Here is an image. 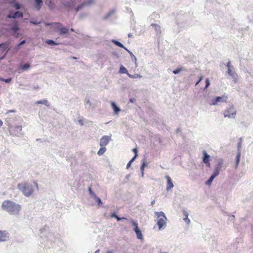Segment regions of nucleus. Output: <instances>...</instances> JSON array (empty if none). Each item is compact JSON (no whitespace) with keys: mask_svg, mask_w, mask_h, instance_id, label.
Returning <instances> with one entry per match:
<instances>
[{"mask_svg":"<svg viewBox=\"0 0 253 253\" xmlns=\"http://www.w3.org/2000/svg\"><path fill=\"white\" fill-rule=\"evenodd\" d=\"M1 207L3 210L6 211L11 214H18L21 210L20 205L9 200L3 201Z\"/></svg>","mask_w":253,"mask_h":253,"instance_id":"f257e3e1","label":"nucleus"},{"mask_svg":"<svg viewBox=\"0 0 253 253\" xmlns=\"http://www.w3.org/2000/svg\"><path fill=\"white\" fill-rule=\"evenodd\" d=\"M18 187L26 196H30L34 191L32 184L28 182H24L19 183L18 185Z\"/></svg>","mask_w":253,"mask_h":253,"instance_id":"f03ea898","label":"nucleus"},{"mask_svg":"<svg viewBox=\"0 0 253 253\" xmlns=\"http://www.w3.org/2000/svg\"><path fill=\"white\" fill-rule=\"evenodd\" d=\"M237 110L233 106H231L223 112L225 118H234L236 115Z\"/></svg>","mask_w":253,"mask_h":253,"instance_id":"7ed1b4c3","label":"nucleus"},{"mask_svg":"<svg viewBox=\"0 0 253 253\" xmlns=\"http://www.w3.org/2000/svg\"><path fill=\"white\" fill-rule=\"evenodd\" d=\"M227 99L228 97L226 95H223L222 96H218L214 99H212L210 104V105H215L219 102H227Z\"/></svg>","mask_w":253,"mask_h":253,"instance_id":"20e7f679","label":"nucleus"},{"mask_svg":"<svg viewBox=\"0 0 253 253\" xmlns=\"http://www.w3.org/2000/svg\"><path fill=\"white\" fill-rule=\"evenodd\" d=\"M111 135L110 136H107V135H104L103 136L101 139H100V145L101 147H102V146H106L108 143L109 142L111 141Z\"/></svg>","mask_w":253,"mask_h":253,"instance_id":"39448f33","label":"nucleus"},{"mask_svg":"<svg viewBox=\"0 0 253 253\" xmlns=\"http://www.w3.org/2000/svg\"><path fill=\"white\" fill-rule=\"evenodd\" d=\"M133 226L134 227V231L136 234L137 238L138 239L143 240V235L142 234L141 230L138 227L137 222H133Z\"/></svg>","mask_w":253,"mask_h":253,"instance_id":"423d86ee","label":"nucleus"},{"mask_svg":"<svg viewBox=\"0 0 253 253\" xmlns=\"http://www.w3.org/2000/svg\"><path fill=\"white\" fill-rule=\"evenodd\" d=\"M203 153L204 155L203 161L208 167L210 168L211 167V164L210 163V156L205 151H204Z\"/></svg>","mask_w":253,"mask_h":253,"instance_id":"0eeeda50","label":"nucleus"},{"mask_svg":"<svg viewBox=\"0 0 253 253\" xmlns=\"http://www.w3.org/2000/svg\"><path fill=\"white\" fill-rule=\"evenodd\" d=\"M23 16V14L22 12H20L19 11H16L14 13L11 12L8 15L7 17L9 18H21Z\"/></svg>","mask_w":253,"mask_h":253,"instance_id":"6e6552de","label":"nucleus"},{"mask_svg":"<svg viewBox=\"0 0 253 253\" xmlns=\"http://www.w3.org/2000/svg\"><path fill=\"white\" fill-rule=\"evenodd\" d=\"M156 215L157 217V221H165L167 220L166 216L162 211L156 212Z\"/></svg>","mask_w":253,"mask_h":253,"instance_id":"1a4fd4ad","label":"nucleus"},{"mask_svg":"<svg viewBox=\"0 0 253 253\" xmlns=\"http://www.w3.org/2000/svg\"><path fill=\"white\" fill-rule=\"evenodd\" d=\"M166 178L167 179V190L168 191L171 188H172L174 186L172 180L170 178V177L169 175L166 176Z\"/></svg>","mask_w":253,"mask_h":253,"instance_id":"9d476101","label":"nucleus"},{"mask_svg":"<svg viewBox=\"0 0 253 253\" xmlns=\"http://www.w3.org/2000/svg\"><path fill=\"white\" fill-rule=\"evenodd\" d=\"M57 24L58 25V29L60 34H65L68 33L69 31L68 28L62 27L61 24L60 23H57Z\"/></svg>","mask_w":253,"mask_h":253,"instance_id":"9b49d317","label":"nucleus"},{"mask_svg":"<svg viewBox=\"0 0 253 253\" xmlns=\"http://www.w3.org/2000/svg\"><path fill=\"white\" fill-rule=\"evenodd\" d=\"M8 238V234L6 232V231H0V242L5 241Z\"/></svg>","mask_w":253,"mask_h":253,"instance_id":"f8f14e48","label":"nucleus"},{"mask_svg":"<svg viewBox=\"0 0 253 253\" xmlns=\"http://www.w3.org/2000/svg\"><path fill=\"white\" fill-rule=\"evenodd\" d=\"M221 169V164H218V165L215 168V169L214 171L213 172L212 175H213L215 177L216 176H217L219 173Z\"/></svg>","mask_w":253,"mask_h":253,"instance_id":"ddd939ff","label":"nucleus"},{"mask_svg":"<svg viewBox=\"0 0 253 253\" xmlns=\"http://www.w3.org/2000/svg\"><path fill=\"white\" fill-rule=\"evenodd\" d=\"M111 103L112 107L114 110V113L116 114H118L119 113V112L120 111V109L116 105V103L112 101Z\"/></svg>","mask_w":253,"mask_h":253,"instance_id":"4468645a","label":"nucleus"},{"mask_svg":"<svg viewBox=\"0 0 253 253\" xmlns=\"http://www.w3.org/2000/svg\"><path fill=\"white\" fill-rule=\"evenodd\" d=\"M94 1V0H88L87 1L84 2L82 3L81 5L80 6H78L77 8V11L79 10L83 6L86 5H89L92 3H93Z\"/></svg>","mask_w":253,"mask_h":253,"instance_id":"2eb2a0df","label":"nucleus"},{"mask_svg":"<svg viewBox=\"0 0 253 253\" xmlns=\"http://www.w3.org/2000/svg\"><path fill=\"white\" fill-rule=\"evenodd\" d=\"M240 157H241V152H240V150H239V151L237 154L236 157V168H237L239 164L240 161Z\"/></svg>","mask_w":253,"mask_h":253,"instance_id":"dca6fc26","label":"nucleus"},{"mask_svg":"<svg viewBox=\"0 0 253 253\" xmlns=\"http://www.w3.org/2000/svg\"><path fill=\"white\" fill-rule=\"evenodd\" d=\"M127 52H128L131 56V60H132V61L133 62H134V66L135 67H137V63H136V61H137V59H136V58L135 57V56H134L133 55V54L132 53V52H131L130 51H129L128 49H127Z\"/></svg>","mask_w":253,"mask_h":253,"instance_id":"f3484780","label":"nucleus"},{"mask_svg":"<svg viewBox=\"0 0 253 253\" xmlns=\"http://www.w3.org/2000/svg\"><path fill=\"white\" fill-rule=\"evenodd\" d=\"M133 151L134 153V156L133 158L129 161L128 163H127V168L130 165L131 163L133 161L134 159L137 156V150L136 148H134L133 149Z\"/></svg>","mask_w":253,"mask_h":253,"instance_id":"a211bd4d","label":"nucleus"},{"mask_svg":"<svg viewBox=\"0 0 253 253\" xmlns=\"http://www.w3.org/2000/svg\"><path fill=\"white\" fill-rule=\"evenodd\" d=\"M36 3V7L38 10H39L42 5V0H35Z\"/></svg>","mask_w":253,"mask_h":253,"instance_id":"6ab92c4d","label":"nucleus"},{"mask_svg":"<svg viewBox=\"0 0 253 253\" xmlns=\"http://www.w3.org/2000/svg\"><path fill=\"white\" fill-rule=\"evenodd\" d=\"M106 149L105 147V146L101 147V148L98 151L97 154L98 155H100V156L104 154V153L106 151Z\"/></svg>","mask_w":253,"mask_h":253,"instance_id":"aec40b11","label":"nucleus"},{"mask_svg":"<svg viewBox=\"0 0 253 253\" xmlns=\"http://www.w3.org/2000/svg\"><path fill=\"white\" fill-rule=\"evenodd\" d=\"M182 213H183V216H184L183 220L186 221H190V220L188 218V213L186 211H182Z\"/></svg>","mask_w":253,"mask_h":253,"instance_id":"412c9836","label":"nucleus"},{"mask_svg":"<svg viewBox=\"0 0 253 253\" xmlns=\"http://www.w3.org/2000/svg\"><path fill=\"white\" fill-rule=\"evenodd\" d=\"M215 177V176H214L212 174L211 176L209 178V179L208 181H207L206 184H207L208 185H211L212 181H213V180L214 179V178Z\"/></svg>","mask_w":253,"mask_h":253,"instance_id":"4be33fe9","label":"nucleus"},{"mask_svg":"<svg viewBox=\"0 0 253 253\" xmlns=\"http://www.w3.org/2000/svg\"><path fill=\"white\" fill-rule=\"evenodd\" d=\"M45 3L51 8H53V7H54V3L52 2L51 0H46Z\"/></svg>","mask_w":253,"mask_h":253,"instance_id":"5701e85b","label":"nucleus"},{"mask_svg":"<svg viewBox=\"0 0 253 253\" xmlns=\"http://www.w3.org/2000/svg\"><path fill=\"white\" fill-rule=\"evenodd\" d=\"M112 42L115 44H116L117 45L119 46V47H123L126 50V47H125L124 46V45L120 42H118V41H116L115 40H113Z\"/></svg>","mask_w":253,"mask_h":253,"instance_id":"b1692460","label":"nucleus"},{"mask_svg":"<svg viewBox=\"0 0 253 253\" xmlns=\"http://www.w3.org/2000/svg\"><path fill=\"white\" fill-rule=\"evenodd\" d=\"M18 30V26L17 22H15L14 25L12 27L11 30H12L14 32H16Z\"/></svg>","mask_w":253,"mask_h":253,"instance_id":"393cba45","label":"nucleus"},{"mask_svg":"<svg viewBox=\"0 0 253 253\" xmlns=\"http://www.w3.org/2000/svg\"><path fill=\"white\" fill-rule=\"evenodd\" d=\"M45 42L48 44H52V45H57L58 43L55 42L53 41L48 40L45 41Z\"/></svg>","mask_w":253,"mask_h":253,"instance_id":"a878e982","label":"nucleus"},{"mask_svg":"<svg viewBox=\"0 0 253 253\" xmlns=\"http://www.w3.org/2000/svg\"><path fill=\"white\" fill-rule=\"evenodd\" d=\"M166 223V222H157V225L159 227V230L161 229L163 226H165Z\"/></svg>","mask_w":253,"mask_h":253,"instance_id":"bb28decb","label":"nucleus"},{"mask_svg":"<svg viewBox=\"0 0 253 253\" xmlns=\"http://www.w3.org/2000/svg\"><path fill=\"white\" fill-rule=\"evenodd\" d=\"M47 103V100H45V99H44L43 100L38 101L36 102V104H43L46 105Z\"/></svg>","mask_w":253,"mask_h":253,"instance_id":"cd10ccee","label":"nucleus"},{"mask_svg":"<svg viewBox=\"0 0 253 253\" xmlns=\"http://www.w3.org/2000/svg\"><path fill=\"white\" fill-rule=\"evenodd\" d=\"M151 26L153 27L156 31L160 30V26L156 24H152Z\"/></svg>","mask_w":253,"mask_h":253,"instance_id":"c85d7f7f","label":"nucleus"},{"mask_svg":"<svg viewBox=\"0 0 253 253\" xmlns=\"http://www.w3.org/2000/svg\"><path fill=\"white\" fill-rule=\"evenodd\" d=\"M22 127L21 126H17L14 127V130L20 131L22 130Z\"/></svg>","mask_w":253,"mask_h":253,"instance_id":"c756f323","label":"nucleus"},{"mask_svg":"<svg viewBox=\"0 0 253 253\" xmlns=\"http://www.w3.org/2000/svg\"><path fill=\"white\" fill-rule=\"evenodd\" d=\"M30 68V65L29 64H25L22 66V68L24 70H26Z\"/></svg>","mask_w":253,"mask_h":253,"instance_id":"7c9ffc66","label":"nucleus"},{"mask_svg":"<svg viewBox=\"0 0 253 253\" xmlns=\"http://www.w3.org/2000/svg\"><path fill=\"white\" fill-rule=\"evenodd\" d=\"M120 73H126V69L124 67H121L120 69Z\"/></svg>","mask_w":253,"mask_h":253,"instance_id":"2f4dec72","label":"nucleus"},{"mask_svg":"<svg viewBox=\"0 0 253 253\" xmlns=\"http://www.w3.org/2000/svg\"><path fill=\"white\" fill-rule=\"evenodd\" d=\"M127 75L129 76L130 77L134 78H137L141 77V76L139 74H135L134 75H131L127 73Z\"/></svg>","mask_w":253,"mask_h":253,"instance_id":"473e14b6","label":"nucleus"},{"mask_svg":"<svg viewBox=\"0 0 253 253\" xmlns=\"http://www.w3.org/2000/svg\"><path fill=\"white\" fill-rule=\"evenodd\" d=\"M111 217H115L118 220H120L121 219V218H119L118 216H117L115 213H111L110 215Z\"/></svg>","mask_w":253,"mask_h":253,"instance_id":"72a5a7b5","label":"nucleus"},{"mask_svg":"<svg viewBox=\"0 0 253 253\" xmlns=\"http://www.w3.org/2000/svg\"><path fill=\"white\" fill-rule=\"evenodd\" d=\"M96 202L98 203V205H100L102 204V202L100 200V199L97 197L95 198Z\"/></svg>","mask_w":253,"mask_h":253,"instance_id":"f704fd0d","label":"nucleus"},{"mask_svg":"<svg viewBox=\"0 0 253 253\" xmlns=\"http://www.w3.org/2000/svg\"><path fill=\"white\" fill-rule=\"evenodd\" d=\"M64 6H65L66 7H70L74 5V3H70L69 2H67V3H65L64 4Z\"/></svg>","mask_w":253,"mask_h":253,"instance_id":"c9c22d12","label":"nucleus"},{"mask_svg":"<svg viewBox=\"0 0 253 253\" xmlns=\"http://www.w3.org/2000/svg\"><path fill=\"white\" fill-rule=\"evenodd\" d=\"M182 70V68H179V69L174 70L173 71V73L174 74H177L179 73Z\"/></svg>","mask_w":253,"mask_h":253,"instance_id":"e433bc0d","label":"nucleus"},{"mask_svg":"<svg viewBox=\"0 0 253 253\" xmlns=\"http://www.w3.org/2000/svg\"><path fill=\"white\" fill-rule=\"evenodd\" d=\"M14 7L17 10L19 9L20 8V4L17 3L14 4Z\"/></svg>","mask_w":253,"mask_h":253,"instance_id":"4c0bfd02","label":"nucleus"},{"mask_svg":"<svg viewBox=\"0 0 253 253\" xmlns=\"http://www.w3.org/2000/svg\"><path fill=\"white\" fill-rule=\"evenodd\" d=\"M210 85V82L208 79H207L206 80V86L205 88H207Z\"/></svg>","mask_w":253,"mask_h":253,"instance_id":"58836bf2","label":"nucleus"},{"mask_svg":"<svg viewBox=\"0 0 253 253\" xmlns=\"http://www.w3.org/2000/svg\"><path fill=\"white\" fill-rule=\"evenodd\" d=\"M30 23L34 24V25H38L41 23V22H36L34 21H31Z\"/></svg>","mask_w":253,"mask_h":253,"instance_id":"ea45409f","label":"nucleus"},{"mask_svg":"<svg viewBox=\"0 0 253 253\" xmlns=\"http://www.w3.org/2000/svg\"><path fill=\"white\" fill-rule=\"evenodd\" d=\"M228 73L229 75H230V76H233V73H232V70L230 69V68L228 69Z\"/></svg>","mask_w":253,"mask_h":253,"instance_id":"a19ab883","label":"nucleus"},{"mask_svg":"<svg viewBox=\"0 0 253 253\" xmlns=\"http://www.w3.org/2000/svg\"><path fill=\"white\" fill-rule=\"evenodd\" d=\"M89 194L91 196L94 197V198L96 197L95 194L93 191L90 192Z\"/></svg>","mask_w":253,"mask_h":253,"instance_id":"79ce46f5","label":"nucleus"},{"mask_svg":"<svg viewBox=\"0 0 253 253\" xmlns=\"http://www.w3.org/2000/svg\"><path fill=\"white\" fill-rule=\"evenodd\" d=\"M89 194L91 196L94 197V198L96 197L95 194L93 191L90 192Z\"/></svg>","mask_w":253,"mask_h":253,"instance_id":"37998d69","label":"nucleus"},{"mask_svg":"<svg viewBox=\"0 0 253 253\" xmlns=\"http://www.w3.org/2000/svg\"><path fill=\"white\" fill-rule=\"evenodd\" d=\"M146 166V164H145V162H144L142 166H141V170H144V167Z\"/></svg>","mask_w":253,"mask_h":253,"instance_id":"c03bdc74","label":"nucleus"},{"mask_svg":"<svg viewBox=\"0 0 253 253\" xmlns=\"http://www.w3.org/2000/svg\"><path fill=\"white\" fill-rule=\"evenodd\" d=\"M11 78H8V79L4 80V81L7 83H10L11 82Z\"/></svg>","mask_w":253,"mask_h":253,"instance_id":"a18cd8bd","label":"nucleus"},{"mask_svg":"<svg viewBox=\"0 0 253 253\" xmlns=\"http://www.w3.org/2000/svg\"><path fill=\"white\" fill-rule=\"evenodd\" d=\"M202 79H203V77H202V76H201V77L200 78V79H199V80H198V81L196 83V85H197V84H199V83H200V82L202 80Z\"/></svg>","mask_w":253,"mask_h":253,"instance_id":"49530a36","label":"nucleus"},{"mask_svg":"<svg viewBox=\"0 0 253 253\" xmlns=\"http://www.w3.org/2000/svg\"><path fill=\"white\" fill-rule=\"evenodd\" d=\"M202 79H203V77H202V76H201V77L200 78V79H199V80H198V81L196 83V85H197V84H199V83H200V82L202 80Z\"/></svg>","mask_w":253,"mask_h":253,"instance_id":"de8ad7c7","label":"nucleus"},{"mask_svg":"<svg viewBox=\"0 0 253 253\" xmlns=\"http://www.w3.org/2000/svg\"><path fill=\"white\" fill-rule=\"evenodd\" d=\"M129 101L130 102L133 103L135 101V99L134 98H130Z\"/></svg>","mask_w":253,"mask_h":253,"instance_id":"09e8293b","label":"nucleus"},{"mask_svg":"<svg viewBox=\"0 0 253 253\" xmlns=\"http://www.w3.org/2000/svg\"><path fill=\"white\" fill-rule=\"evenodd\" d=\"M227 67L228 68H230L231 67V64H230V62H228V63H227Z\"/></svg>","mask_w":253,"mask_h":253,"instance_id":"8fccbe9b","label":"nucleus"},{"mask_svg":"<svg viewBox=\"0 0 253 253\" xmlns=\"http://www.w3.org/2000/svg\"><path fill=\"white\" fill-rule=\"evenodd\" d=\"M25 42V41H22V42L20 43V44H19V45H22V44H24Z\"/></svg>","mask_w":253,"mask_h":253,"instance_id":"3c124183","label":"nucleus"},{"mask_svg":"<svg viewBox=\"0 0 253 253\" xmlns=\"http://www.w3.org/2000/svg\"><path fill=\"white\" fill-rule=\"evenodd\" d=\"M155 203V200H153V201L151 202V205H153Z\"/></svg>","mask_w":253,"mask_h":253,"instance_id":"603ef678","label":"nucleus"},{"mask_svg":"<svg viewBox=\"0 0 253 253\" xmlns=\"http://www.w3.org/2000/svg\"><path fill=\"white\" fill-rule=\"evenodd\" d=\"M88 191H89V193H90V192H91V191H92V190H91V187H89V188H88Z\"/></svg>","mask_w":253,"mask_h":253,"instance_id":"864d4df0","label":"nucleus"},{"mask_svg":"<svg viewBox=\"0 0 253 253\" xmlns=\"http://www.w3.org/2000/svg\"><path fill=\"white\" fill-rule=\"evenodd\" d=\"M106 253H112V251H108Z\"/></svg>","mask_w":253,"mask_h":253,"instance_id":"5fc2aeb1","label":"nucleus"},{"mask_svg":"<svg viewBox=\"0 0 253 253\" xmlns=\"http://www.w3.org/2000/svg\"><path fill=\"white\" fill-rule=\"evenodd\" d=\"M72 58H73V59H77V58H76V57H72Z\"/></svg>","mask_w":253,"mask_h":253,"instance_id":"6e6d98bb","label":"nucleus"},{"mask_svg":"<svg viewBox=\"0 0 253 253\" xmlns=\"http://www.w3.org/2000/svg\"><path fill=\"white\" fill-rule=\"evenodd\" d=\"M45 25H51V24H46Z\"/></svg>","mask_w":253,"mask_h":253,"instance_id":"4d7b16f0","label":"nucleus"},{"mask_svg":"<svg viewBox=\"0 0 253 253\" xmlns=\"http://www.w3.org/2000/svg\"><path fill=\"white\" fill-rule=\"evenodd\" d=\"M71 31H74L73 29H72H72H71Z\"/></svg>","mask_w":253,"mask_h":253,"instance_id":"13d9d810","label":"nucleus"},{"mask_svg":"<svg viewBox=\"0 0 253 253\" xmlns=\"http://www.w3.org/2000/svg\"><path fill=\"white\" fill-rule=\"evenodd\" d=\"M1 44H0V47L1 46Z\"/></svg>","mask_w":253,"mask_h":253,"instance_id":"bf43d9fd","label":"nucleus"}]
</instances>
